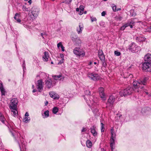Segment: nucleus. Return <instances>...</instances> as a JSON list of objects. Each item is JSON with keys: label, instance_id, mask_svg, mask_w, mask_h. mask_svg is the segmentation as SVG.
Wrapping results in <instances>:
<instances>
[{"label": "nucleus", "instance_id": "nucleus-37", "mask_svg": "<svg viewBox=\"0 0 151 151\" xmlns=\"http://www.w3.org/2000/svg\"><path fill=\"white\" fill-rule=\"evenodd\" d=\"M101 132H104V124H103V123L101 122Z\"/></svg>", "mask_w": 151, "mask_h": 151}, {"label": "nucleus", "instance_id": "nucleus-29", "mask_svg": "<svg viewBox=\"0 0 151 151\" xmlns=\"http://www.w3.org/2000/svg\"><path fill=\"white\" fill-rule=\"evenodd\" d=\"M0 89L2 95L4 96L6 92L5 91L2 85H1V88H0Z\"/></svg>", "mask_w": 151, "mask_h": 151}, {"label": "nucleus", "instance_id": "nucleus-22", "mask_svg": "<svg viewBox=\"0 0 151 151\" xmlns=\"http://www.w3.org/2000/svg\"><path fill=\"white\" fill-rule=\"evenodd\" d=\"M111 139H115V134L113 127H111Z\"/></svg>", "mask_w": 151, "mask_h": 151}, {"label": "nucleus", "instance_id": "nucleus-64", "mask_svg": "<svg viewBox=\"0 0 151 151\" xmlns=\"http://www.w3.org/2000/svg\"><path fill=\"white\" fill-rule=\"evenodd\" d=\"M84 14H86V13H87V12H86V11H85L84 12Z\"/></svg>", "mask_w": 151, "mask_h": 151}, {"label": "nucleus", "instance_id": "nucleus-63", "mask_svg": "<svg viewBox=\"0 0 151 151\" xmlns=\"http://www.w3.org/2000/svg\"><path fill=\"white\" fill-rule=\"evenodd\" d=\"M145 93H146V94L147 95H148L149 94V93L147 92H146Z\"/></svg>", "mask_w": 151, "mask_h": 151}, {"label": "nucleus", "instance_id": "nucleus-51", "mask_svg": "<svg viewBox=\"0 0 151 151\" xmlns=\"http://www.w3.org/2000/svg\"><path fill=\"white\" fill-rule=\"evenodd\" d=\"M25 61H24V62H23V65H22V66L23 67V68L24 69V68H25ZM23 70H24V69Z\"/></svg>", "mask_w": 151, "mask_h": 151}, {"label": "nucleus", "instance_id": "nucleus-40", "mask_svg": "<svg viewBox=\"0 0 151 151\" xmlns=\"http://www.w3.org/2000/svg\"><path fill=\"white\" fill-rule=\"evenodd\" d=\"M91 21L92 22H93V21H96L97 19L96 17H91Z\"/></svg>", "mask_w": 151, "mask_h": 151}, {"label": "nucleus", "instance_id": "nucleus-38", "mask_svg": "<svg viewBox=\"0 0 151 151\" xmlns=\"http://www.w3.org/2000/svg\"><path fill=\"white\" fill-rule=\"evenodd\" d=\"M22 9L24 11H28L29 10L28 8L26 7V6H23L22 8Z\"/></svg>", "mask_w": 151, "mask_h": 151}, {"label": "nucleus", "instance_id": "nucleus-11", "mask_svg": "<svg viewBox=\"0 0 151 151\" xmlns=\"http://www.w3.org/2000/svg\"><path fill=\"white\" fill-rule=\"evenodd\" d=\"M104 91L103 88L101 87L99 88V91L100 96L102 101H105L106 99V96L104 93Z\"/></svg>", "mask_w": 151, "mask_h": 151}, {"label": "nucleus", "instance_id": "nucleus-24", "mask_svg": "<svg viewBox=\"0 0 151 151\" xmlns=\"http://www.w3.org/2000/svg\"><path fill=\"white\" fill-rule=\"evenodd\" d=\"M110 147L111 148L112 151L113 149H114V146L115 144V139H111Z\"/></svg>", "mask_w": 151, "mask_h": 151}, {"label": "nucleus", "instance_id": "nucleus-7", "mask_svg": "<svg viewBox=\"0 0 151 151\" xmlns=\"http://www.w3.org/2000/svg\"><path fill=\"white\" fill-rule=\"evenodd\" d=\"M56 82L54 80L48 79L45 80V85L46 87L50 88L55 85Z\"/></svg>", "mask_w": 151, "mask_h": 151}, {"label": "nucleus", "instance_id": "nucleus-62", "mask_svg": "<svg viewBox=\"0 0 151 151\" xmlns=\"http://www.w3.org/2000/svg\"><path fill=\"white\" fill-rule=\"evenodd\" d=\"M92 64V62H89V65H91Z\"/></svg>", "mask_w": 151, "mask_h": 151}, {"label": "nucleus", "instance_id": "nucleus-27", "mask_svg": "<svg viewBox=\"0 0 151 151\" xmlns=\"http://www.w3.org/2000/svg\"><path fill=\"white\" fill-rule=\"evenodd\" d=\"M86 144L87 147L88 148H91L92 146L91 142L89 140L87 141Z\"/></svg>", "mask_w": 151, "mask_h": 151}, {"label": "nucleus", "instance_id": "nucleus-14", "mask_svg": "<svg viewBox=\"0 0 151 151\" xmlns=\"http://www.w3.org/2000/svg\"><path fill=\"white\" fill-rule=\"evenodd\" d=\"M50 96L55 99H58L59 98V95L54 91H51L49 92Z\"/></svg>", "mask_w": 151, "mask_h": 151}, {"label": "nucleus", "instance_id": "nucleus-20", "mask_svg": "<svg viewBox=\"0 0 151 151\" xmlns=\"http://www.w3.org/2000/svg\"><path fill=\"white\" fill-rule=\"evenodd\" d=\"M12 112V114L14 116H17L18 113V111L17 110V108H9Z\"/></svg>", "mask_w": 151, "mask_h": 151}, {"label": "nucleus", "instance_id": "nucleus-45", "mask_svg": "<svg viewBox=\"0 0 151 151\" xmlns=\"http://www.w3.org/2000/svg\"><path fill=\"white\" fill-rule=\"evenodd\" d=\"M41 36L43 38H44V36H46V35L45 33H41Z\"/></svg>", "mask_w": 151, "mask_h": 151}, {"label": "nucleus", "instance_id": "nucleus-41", "mask_svg": "<svg viewBox=\"0 0 151 151\" xmlns=\"http://www.w3.org/2000/svg\"><path fill=\"white\" fill-rule=\"evenodd\" d=\"M116 6L114 5L112 6V9L114 12H116Z\"/></svg>", "mask_w": 151, "mask_h": 151}, {"label": "nucleus", "instance_id": "nucleus-53", "mask_svg": "<svg viewBox=\"0 0 151 151\" xmlns=\"http://www.w3.org/2000/svg\"><path fill=\"white\" fill-rule=\"evenodd\" d=\"M76 10L77 12H79L80 11V9L79 8H78L76 9Z\"/></svg>", "mask_w": 151, "mask_h": 151}, {"label": "nucleus", "instance_id": "nucleus-15", "mask_svg": "<svg viewBox=\"0 0 151 151\" xmlns=\"http://www.w3.org/2000/svg\"><path fill=\"white\" fill-rule=\"evenodd\" d=\"M98 56L100 60L102 62L105 60V57L103 51L100 50L98 51Z\"/></svg>", "mask_w": 151, "mask_h": 151}, {"label": "nucleus", "instance_id": "nucleus-18", "mask_svg": "<svg viewBox=\"0 0 151 151\" xmlns=\"http://www.w3.org/2000/svg\"><path fill=\"white\" fill-rule=\"evenodd\" d=\"M115 99V98L113 96H110L108 100V104H107V107L108 104H109L110 105H112L114 103Z\"/></svg>", "mask_w": 151, "mask_h": 151}, {"label": "nucleus", "instance_id": "nucleus-44", "mask_svg": "<svg viewBox=\"0 0 151 151\" xmlns=\"http://www.w3.org/2000/svg\"><path fill=\"white\" fill-rule=\"evenodd\" d=\"M79 9L80 10H83L84 7L83 6L81 5L80 6Z\"/></svg>", "mask_w": 151, "mask_h": 151}, {"label": "nucleus", "instance_id": "nucleus-52", "mask_svg": "<svg viewBox=\"0 0 151 151\" xmlns=\"http://www.w3.org/2000/svg\"><path fill=\"white\" fill-rule=\"evenodd\" d=\"M22 147L23 148V149H24L23 148H25V145L24 144H23V145H22Z\"/></svg>", "mask_w": 151, "mask_h": 151}, {"label": "nucleus", "instance_id": "nucleus-9", "mask_svg": "<svg viewBox=\"0 0 151 151\" xmlns=\"http://www.w3.org/2000/svg\"><path fill=\"white\" fill-rule=\"evenodd\" d=\"M44 83L41 80H38L37 81L36 87L39 92H42L43 90Z\"/></svg>", "mask_w": 151, "mask_h": 151}, {"label": "nucleus", "instance_id": "nucleus-34", "mask_svg": "<svg viewBox=\"0 0 151 151\" xmlns=\"http://www.w3.org/2000/svg\"><path fill=\"white\" fill-rule=\"evenodd\" d=\"M49 111L47 110L45 111L44 112V114L45 116V117H47L49 116Z\"/></svg>", "mask_w": 151, "mask_h": 151}, {"label": "nucleus", "instance_id": "nucleus-8", "mask_svg": "<svg viewBox=\"0 0 151 151\" xmlns=\"http://www.w3.org/2000/svg\"><path fill=\"white\" fill-rule=\"evenodd\" d=\"M73 52L75 55L78 56H83L85 55L84 52L78 47L75 48L73 50Z\"/></svg>", "mask_w": 151, "mask_h": 151}, {"label": "nucleus", "instance_id": "nucleus-6", "mask_svg": "<svg viewBox=\"0 0 151 151\" xmlns=\"http://www.w3.org/2000/svg\"><path fill=\"white\" fill-rule=\"evenodd\" d=\"M142 69L146 72L151 71V63L145 62L142 65Z\"/></svg>", "mask_w": 151, "mask_h": 151}, {"label": "nucleus", "instance_id": "nucleus-13", "mask_svg": "<svg viewBox=\"0 0 151 151\" xmlns=\"http://www.w3.org/2000/svg\"><path fill=\"white\" fill-rule=\"evenodd\" d=\"M71 39L72 41L76 45H79L82 43L81 40L79 37H72Z\"/></svg>", "mask_w": 151, "mask_h": 151}, {"label": "nucleus", "instance_id": "nucleus-57", "mask_svg": "<svg viewBox=\"0 0 151 151\" xmlns=\"http://www.w3.org/2000/svg\"><path fill=\"white\" fill-rule=\"evenodd\" d=\"M129 26L130 27L132 28L133 27L132 24L129 25Z\"/></svg>", "mask_w": 151, "mask_h": 151}, {"label": "nucleus", "instance_id": "nucleus-30", "mask_svg": "<svg viewBox=\"0 0 151 151\" xmlns=\"http://www.w3.org/2000/svg\"><path fill=\"white\" fill-rule=\"evenodd\" d=\"M30 120V118L29 117H25L23 119V121L27 123Z\"/></svg>", "mask_w": 151, "mask_h": 151}, {"label": "nucleus", "instance_id": "nucleus-43", "mask_svg": "<svg viewBox=\"0 0 151 151\" xmlns=\"http://www.w3.org/2000/svg\"><path fill=\"white\" fill-rule=\"evenodd\" d=\"M62 45H63L61 42H60L57 44V47L58 48H59L60 47H61Z\"/></svg>", "mask_w": 151, "mask_h": 151}, {"label": "nucleus", "instance_id": "nucleus-19", "mask_svg": "<svg viewBox=\"0 0 151 151\" xmlns=\"http://www.w3.org/2000/svg\"><path fill=\"white\" fill-rule=\"evenodd\" d=\"M136 39L137 42H141L144 41L145 40V38L143 36H141L136 37Z\"/></svg>", "mask_w": 151, "mask_h": 151}, {"label": "nucleus", "instance_id": "nucleus-2", "mask_svg": "<svg viewBox=\"0 0 151 151\" xmlns=\"http://www.w3.org/2000/svg\"><path fill=\"white\" fill-rule=\"evenodd\" d=\"M134 88L135 89L132 87H128L125 89L121 90L119 94L121 96H125L132 94L134 91L137 92H139V89Z\"/></svg>", "mask_w": 151, "mask_h": 151}, {"label": "nucleus", "instance_id": "nucleus-33", "mask_svg": "<svg viewBox=\"0 0 151 151\" xmlns=\"http://www.w3.org/2000/svg\"><path fill=\"white\" fill-rule=\"evenodd\" d=\"M122 17L120 16H116L115 17V20L117 21H120L122 20Z\"/></svg>", "mask_w": 151, "mask_h": 151}, {"label": "nucleus", "instance_id": "nucleus-10", "mask_svg": "<svg viewBox=\"0 0 151 151\" xmlns=\"http://www.w3.org/2000/svg\"><path fill=\"white\" fill-rule=\"evenodd\" d=\"M18 102V100L17 99L14 98L12 99L11 100L9 108H17Z\"/></svg>", "mask_w": 151, "mask_h": 151}, {"label": "nucleus", "instance_id": "nucleus-17", "mask_svg": "<svg viewBox=\"0 0 151 151\" xmlns=\"http://www.w3.org/2000/svg\"><path fill=\"white\" fill-rule=\"evenodd\" d=\"M144 60L145 62L151 63V54L148 53L144 57Z\"/></svg>", "mask_w": 151, "mask_h": 151}, {"label": "nucleus", "instance_id": "nucleus-16", "mask_svg": "<svg viewBox=\"0 0 151 151\" xmlns=\"http://www.w3.org/2000/svg\"><path fill=\"white\" fill-rule=\"evenodd\" d=\"M83 29V24L81 23H79L78 27L76 28V31L79 34H81Z\"/></svg>", "mask_w": 151, "mask_h": 151}, {"label": "nucleus", "instance_id": "nucleus-54", "mask_svg": "<svg viewBox=\"0 0 151 151\" xmlns=\"http://www.w3.org/2000/svg\"><path fill=\"white\" fill-rule=\"evenodd\" d=\"M28 2L29 3V4H31V3H32L31 0H29L28 1Z\"/></svg>", "mask_w": 151, "mask_h": 151}, {"label": "nucleus", "instance_id": "nucleus-26", "mask_svg": "<svg viewBox=\"0 0 151 151\" xmlns=\"http://www.w3.org/2000/svg\"><path fill=\"white\" fill-rule=\"evenodd\" d=\"M134 19L129 20L128 22L126 24L127 25H128V26H129V25L134 24L135 23V22L134 21Z\"/></svg>", "mask_w": 151, "mask_h": 151}, {"label": "nucleus", "instance_id": "nucleus-4", "mask_svg": "<svg viewBox=\"0 0 151 151\" xmlns=\"http://www.w3.org/2000/svg\"><path fill=\"white\" fill-rule=\"evenodd\" d=\"M129 50L133 53L138 52L141 50L140 47L137 46L134 43H131L128 48Z\"/></svg>", "mask_w": 151, "mask_h": 151}, {"label": "nucleus", "instance_id": "nucleus-3", "mask_svg": "<svg viewBox=\"0 0 151 151\" xmlns=\"http://www.w3.org/2000/svg\"><path fill=\"white\" fill-rule=\"evenodd\" d=\"M39 12L38 9L35 7L32 8L29 11V14L31 19L33 20L37 17Z\"/></svg>", "mask_w": 151, "mask_h": 151}, {"label": "nucleus", "instance_id": "nucleus-23", "mask_svg": "<svg viewBox=\"0 0 151 151\" xmlns=\"http://www.w3.org/2000/svg\"><path fill=\"white\" fill-rule=\"evenodd\" d=\"M91 132L94 136L95 137L97 136V132L94 129V127L91 128Z\"/></svg>", "mask_w": 151, "mask_h": 151}, {"label": "nucleus", "instance_id": "nucleus-31", "mask_svg": "<svg viewBox=\"0 0 151 151\" xmlns=\"http://www.w3.org/2000/svg\"><path fill=\"white\" fill-rule=\"evenodd\" d=\"M18 16H19V14L17 13H16L14 17V18L17 21V22H20L21 21L20 19L18 18L17 19V17Z\"/></svg>", "mask_w": 151, "mask_h": 151}, {"label": "nucleus", "instance_id": "nucleus-1", "mask_svg": "<svg viewBox=\"0 0 151 151\" xmlns=\"http://www.w3.org/2000/svg\"><path fill=\"white\" fill-rule=\"evenodd\" d=\"M148 78L147 77H145L143 79H141L139 81H134L133 83L134 88L136 89H139H139H142L143 87L141 86L142 85H146Z\"/></svg>", "mask_w": 151, "mask_h": 151}, {"label": "nucleus", "instance_id": "nucleus-61", "mask_svg": "<svg viewBox=\"0 0 151 151\" xmlns=\"http://www.w3.org/2000/svg\"><path fill=\"white\" fill-rule=\"evenodd\" d=\"M71 0H70L69 2H66V3H68V4H69V3H70L71 2Z\"/></svg>", "mask_w": 151, "mask_h": 151}, {"label": "nucleus", "instance_id": "nucleus-55", "mask_svg": "<svg viewBox=\"0 0 151 151\" xmlns=\"http://www.w3.org/2000/svg\"><path fill=\"white\" fill-rule=\"evenodd\" d=\"M143 90L146 93V92H147V90L146 89H143Z\"/></svg>", "mask_w": 151, "mask_h": 151}, {"label": "nucleus", "instance_id": "nucleus-32", "mask_svg": "<svg viewBox=\"0 0 151 151\" xmlns=\"http://www.w3.org/2000/svg\"><path fill=\"white\" fill-rule=\"evenodd\" d=\"M52 77L54 78V80H57L59 78H60L61 77V75H59L58 76H52Z\"/></svg>", "mask_w": 151, "mask_h": 151}, {"label": "nucleus", "instance_id": "nucleus-39", "mask_svg": "<svg viewBox=\"0 0 151 151\" xmlns=\"http://www.w3.org/2000/svg\"><path fill=\"white\" fill-rule=\"evenodd\" d=\"M130 12L132 16H135L136 15L135 12H134L133 10H131Z\"/></svg>", "mask_w": 151, "mask_h": 151}, {"label": "nucleus", "instance_id": "nucleus-28", "mask_svg": "<svg viewBox=\"0 0 151 151\" xmlns=\"http://www.w3.org/2000/svg\"><path fill=\"white\" fill-rule=\"evenodd\" d=\"M58 111V108L56 107H54L52 110V112L54 114H56Z\"/></svg>", "mask_w": 151, "mask_h": 151}, {"label": "nucleus", "instance_id": "nucleus-48", "mask_svg": "<svg viewBox=\"0 0 151 151\" xmlns=\"http://www.w3.org/2000/svg\"><path fill=\"white\" fill-rule=\"evenodd\" d=\"M61 48L62 51L64 52L65 51L64 47L63 45H62L61 47Z\"/></svg>", "mask_w": 151, "mask_h": 151}, {"label": "nucleus", "instance_id": "nucleus-42", "mask_svg": "<svg viewBox=\"0 0 151 151\" xmlns=\"http://www.w3.org/2000/svg\"><path fill=\"white\" fill-rule=\"evenodd\" d=\"M86 94V95H89L90 94V92L89 90L86 91H85Z\"/></svg>", "mask_w": 151, "mask_h": 151}, {"label": "nucleus", "instance_id": "nucleus-50", "mask_svg": "<svg viewBox=\"0 0 151 151\" xmlns=\"http://www.w3.org/2000/svg\"><path fill=\"white\" fill-rule=\"evenodd\" d=\"M86 130V129L85 128H83L82 130L81 131L82 132H85Z\"/></svg>", "mask_w": 151, "mask_h": 151}, {"label": "nucleus", "instance_id": "nucleus-60", "mask_svg": "<svg viewBox=\"0 0 151 151\" xmlns=\"http://www.w3.org/2000/svg\"><path fill=\"white\" fill-rule=\"evenodd\" d=\"M129 76L130 77V78H131L132 76V75H129Z\"/></svg>", "mask_w": 151, "mask_h": 151}, {"label": "nucleus", "instance_id": "nucleus-47", "mask_svg": "<svg viewBox=\"0 0 151 151\" xmlns=\"http://www.w3.org/2000/svg\"><path fill=\"white\" fill-rule=\"evenodd\" d=\"M80 11L79 14L80 15H81L83 14V10H80Z\"/></svg>", "mask_w": 151, "mask_h": 151}, {"label": "nucleus", "instance_id": "nucleus-25", "mask_svg": "<svg viewBox=\"0 0 151 151\" xmlns=\"http://www.w3.org/2000/svg\"><path fill=\"white\" fill-rule=\"evenodd\" d=\"M0 120L3 123H4V122L6 121L4 116L1 113H0Z\"/></svg>", "mask_w": 151, "mask_h": 151}, {"label": "nucleus", "instance_id": "nucleus-58", "mask_svg": "<svg viewBox=\"0 0 151 151\" xmlns=\"http://www.w3.org/2000/svg\"><path fill=\"white\" fill-rule=\"evenodd\" d=\"M36 90H35V89H34V90H33V91H32V92H33V93L35 92H36Z\"/></svg>", "mask_w": 151, "mask_h": 151}, {"label": "nucleus", "instance_id": "nucleus-12", "mask_svg": "<svg viewBox=\"0 0 151 151\" xmlns=\"http://www.w3.org/2000/svg\"><path fill=\"white\" fill-rule=\"evenodd\" d=\"M95 100V98H94L93 96H91L90 97V99L88 101H87V102L88 106L90 107H92L93 106H95L96 104V103L93 100Z\"/></svg>", "mask_w": 151, "mask_h": 151}, {"label": "nucleus", "instance_id": "nucleus-56", "mask_svg": "<svg viewBox=\"0 0 151 151\" xmlns=\"http://www.w3.org/2000/svg\"><path fill=\"white\" fill-rule=\"evenodd\" d=\"M48 104V102L47 101H46L45 102V106H47Z\"/></svg>", "mask_w": 151, "mask_h": 151}, {"label": "nucleus", "instance_id": "nucleus-59", "mask_svg": "<svg viewBox=\"0 0 151 151\" xmlns=\"http://www.w3.org/2000/svg\"><path fill=\"white\" fill-rule=\"evenodd\" d=\"M121 10V8H119V9H116V11H118L119 10Z\"/></svg>", "mask_w": 151, "mask_h": 151}, {"label": "nucleus", "instance_id": "nucleus-49", "mask_svg": "<svg viewBox=\"0 0 151 151\" xmlns=\"http://www.w3.org/2000/svg\"><path fill=\"white\" fill-rule=\"evenodd\" d=\"M29 116V115L28 113L27 112H26L25 113V117H27V116Z\"/></svg>", "mask_w": 151, "mask_h": 151}, {"label": "nucleus", "instance_id": "nucleus-35", "mask_svg": "<svg viewBox=\"0 0 151 151\" xmlns=\"http://www.w3.org/2000/svg\"><path fill=\"white\" fill-rule=\"evenodd\" d=\"M115 55L117 56H119L120 55L121 53L118 51H115L114 52Z\"/></svg>", "mask_w": 151, "mask_h": 151}, {"label": "nucleus", "instance_id": "nucleus-5", "mask_svg": "<svg viewBox=\"0 0 151 151\" xmlns=\"http://www.w3.org/2000/svg\"><path fill=\"white\" fill-rule=\"evenodd\" d=\"M87 76L89 78L94 81H98L100 79L99 75L94 73H89L87 74Z\"/></svg>", "mask_w": 151, "mask_h": 151}, {"label": "nucleus", "instance_id": "nucleus-21", "mask_svg": "<svg viewBox=\"0 0 151 151\" xmlns=\"http://www.w3.org/2000/svg\"><path fill=\"white\" fill-rule=\"evenodd\" d=\"M49 58L48 53L47 52H44V55L43 57V60L45 61H47L48 60Z\"/></svg>", "mask_w": 151, "mask_h": 151}, {"label": "nucleus", "instance_id": "nucleus-36", "mask_svg": "<svg viewBox=\"0 0 151 151\" xmlns=\"http://www.w3.org/2000/svg\"><path fill=\"white\" fill-rule=\"evenodd\" d=\"M128 27V25L126 24H125L124 25L121 27L120 28V30H123L127 27Z\"/></svg>", "mask_w": 151, "mask_h": 151}, {"label": "nucleus", "instance_id": "nucleus-46", "mask_svg": "<svg viewBox=\"0 0 151 151\" xmlns=\"http://www.w3.org/2000/svg\"><path fill=\"white\" fill-rule=\"evenodd\" d=\"M106 14L105 12L103 11L101 13V16H104Z\"/></svg>", "mask_w": 151, "mask_h": 151}]
</instances>
